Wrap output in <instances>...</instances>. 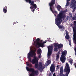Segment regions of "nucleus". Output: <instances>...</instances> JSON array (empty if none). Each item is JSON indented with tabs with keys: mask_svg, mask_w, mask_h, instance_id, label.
Returning a JSON list of instances; mask_svg holds the SVG:
<instances>
[{
	"mask_svg": "<svg viewBox=\"0 0 76 76\" xmlns=\"http://www.w3.org/2000/svg\"><path fill=\"white\" fill-rule=\"evenodd\" d=\"M66 15H65L63 12H60L59 14L57 15V18L55 19V23L59 29H61V31H64L65 29V27L63 26H61L60 24L62 22V19L63 20L65 19Z\"/></svg>",
	"mask_w": 76,
	"mask_h": 76,
	"instance_id": "nucleus-1",
	"label": "nucleus"
},
{
	"mask_svg": "<svg viewBox=\"0 0 76 76\" xmlns=\"http://www.w3.org/2000/svg\"><path fill=\"white\" fill-rule=\"evenodd\" d=\"M27 70L31 72L30 75V76H38L39 75V72L38 70H35L34 69L32 68H29L28 67H26Z\"/></svg>",
	"mask_w": 76,
	"mask_h": 76,
	"instance_id": "nucleus-2",
	"label": "nucleus"
},
{
	"mask_svg": "<svg viewBox=\"0 0 76 76\" xmlns=\"http://www.w3.org/2000/svg\"><path fill=\"white\" fill-rule=\"evenodd\" d=\"M70 71V67L69 66V65L68 64V63H66V66L65 67V69H64V72H66L65 75L66 76H68L69 73Z\"/></svg>",
	"mask_w": 76,
	"mask_h": 76,
	"instance_id": "nucleus-3",
	"label": "nucleus"
},
{
	"mask_svg": "<svg viewBox=\"0 0 76 76\" xmlns=\"http://www.w3.org/2000/svg\"><path fill=\"white\" fill-rule=\"evenodd\" d=\"M35 51H31V52H29L28 54V58L29 60V61H31V57H32L34 56H35L36 55V53Z\"/></svg>",
	"mask_w": 76,
	"mask_h": 76,
	"instance_id": "nucleus-4",
	"label": "nucleus"
},
{
	"mask_svg": "<svg viewBox=\"0 0 76 76\" xmlns=\"http://www.w3.org/2000/svg\"><path fill=\"white\" fill-rule=\"evenodd\" d=\"M29 4H31V6L30 7V9H36L37 8V6L36 4H34V1H32L31 0H29V2H28Z\"/></svg>",
	"mask_w": 76,
	"mask_h": 76,
	"instance_id": "nucleus-5",
	"label": "nucleus"
},
{
	"mask_svg": "<svg viewBox=\"0 0 76 76\" xmlns=\"http://www.w3.org/2000/svg\"><path fill=\"white\" fill-rule=\"evenodd\" d=\"M48 56H51L53 53V46L51 45L48 47Z\"/></svg>",
	"mask_w": 76,
	"mask_h": 76,
	"instance_id": "nucleus-6",
	"label": "nucleus"
},
{
	"mask_svg": "<svg viewBox=\"0 0 76 76\" xmlns=\"http://www.w3.org/2000/svg\"><path fill=\"white\" fill-rule=\"evenodd\" d=\"M56 0H52L51 2L49 3V5L50 6V9L51 12H53V9L54 8V4H55V2Z\"/></svg>",
	"mask_w": 76,
	"mask_h": 76,
	"instance_id": "nucleus-7",
	"label": "nucleus"
},
{
	"mask_svg": "<svg viewBox=\"0 0 76 76\" xmlns=\"http://www.w3.org/2000/svg\"><path fill=\"white\" fill-rule=\"evenodd\" d=\"M39 69H38V70H40V72H42V71H43V69H44V66H42V63L41 62H39Z\"/></svg>",
	"mask_w": 76,
	"mask_h": 76,
	"instance_id": "nucleus-8",
	"label": "nucleus"
},
{
	"mask_svg": "<svg viewBox=\"0 0 76 76\" xmlns=\"http://www.w3.org/2000/svg\"><path fill=\"white\" fill-rule=\"evenodd\" d=\"M31 63L32 64H36V63H38V59H37V58L35 56L34 57V58L33 59Z\"/></svg>",
	"mask_w": 76,
	"mask_h": 76,
	"instance_id": "nucleus-9",
	"label": "nucleus"
},
{
	"mask_svg": "<svg viewBox=\"0 0 76 76\" xmlns=\"http://www.w3.org/2000/svg\"><path fill=\"white\" fill-rule=\"evenodd\" d=\"M50 71L51 72H54L55 70V66H54V64H51V66L50 67Z\"/></svg>",
	"mask_w": 76,
	"mask_h": 76,
	"instance_id": "nucleus-10",
	"label": "nucleus"
},
{
	"mask_svg": "<svg viewBox=\"0 0 76 76\" xmlns=\"http://www.w3.org/2000/svg\"><path fill=\"white\" fill-rule=\"evenodd\" d=\"M55 46L57 47L58 48V49H60L61 48H62L63 47V44H57V43L55 44Z\"/></svg>",
	"mask_w": 76,
	"mask_h": 76,
	"instance_id": "nucleus-11",
	"label": "nucleus"
},
{
	"mask_svg": "<svg viewBox=\"0 0 76 76\" xmlns=\"http://www.w3.org/2000/svg\"><path fill=\"white\" fill-rule=\"evenodd\" d=\"M60 60L62 63H64L66 61V57L61 56Z\"/></svg>",
	"mask_w": 76,
	"mask_h": 76,
	"instance_id": "nucleus-12",
	"label": "nucleus"
},
{
	"mask_svg": "<svg viewBox=\"0 0 76 76\" xmlns=\"http://www.w3.org/2000/svg\"><path fill=\"white\" fill-rule=\"evenodd\" d=\"M47 42V41H45L43 42H40L38 45H39V46H40L42 48H44L45 46H44V44H45Z\"/></svg>",
	"mask_w": 76,
	"mask_h": 76,
	"instance_id": "nucleus-13",
	"label": "nucleus"
},
{
	"mask_svg": "<svg viewBox=\"0 0 76 76\" xmlns=\"http://www.w3.org/2000/svg\"><path fill=\"white\" fill-rule=\"evenodd\" d=\"M67 51L66 50L62 52L61 56L65 57V56H66V54H67Z\"/></svg>",
	"mask_w": 76,
	"mask_h": 76,
	"instance_id": "nucleus-14",
	"label": "nucleus"
},
{
	"mask_svg": "<svg viewBox=\"0 0 76 76\" xmlns=\"http://www.w3.org/2000/svg\"><path fill=\"white\" fill-rule=\"evenodd\" d=\"M60 51H59L56 54V60L57 61L58 60V58H59V56H60Z\"/></svg>",
	"mask_w": 76,
	"mask_h": 76,
	"instance_id": "nucleus-15",
	"label": "nucleus"
},
{
	"mask_svg": "<svg viewBox=\"0 0 76 76\" xmlns=\"http://www.w3.org/2000/svg\"><path fill=\"white\" fill-rule=\"evenodd\" d=\"M7 6H5L3 8V12L4 13H7Z\"/></svg>",
	"mask_w": 76,
	"mask_h": 76,
	"instance_id": "nucleus-16",
	"label": "nucleus"
},
{
	"mask_svg": "<svg viewBox=\"0 0 76 76\" xmlns=\"http://www.w3.org/2000/svg\"><path fill=\"white\" fill-rule=\"evenodd\" d=\"M37 54H41V53H42V50L41 48H39L37 50Z\"/></svg>",
	"mask_w": 76,
	"mask_h": 76,
	"instance_id": "nucleus-17",
	"label": "nucleus"
},
{
	"mask_svg": "<svg viewBox=\"0 0 76 76\" xmlns=\"http://www.w3.org/2000/svg\"><path fill=\"white\" fill-rule=\"evenodd\" d=\"M54 47L55 48L54 49V51H56V52H57L58 51V48H57V46H55V44L54 45Z\"/></svg>",
	"mask_w": 76,
	"mask_h": 76,
	"instance_id": "nucleus-18",
	"label": "nucleus"
},
{
	"mask_svg": "<svg viewBox=\"0 0 76 76\" xmlns=\"http://www.w3.org/2000/svg\"><path fill=\"white\" fill-rule=\"evenodd\" d=\"M40 39L38 38L36 40V42L37 44H39L40 43L39 42Z\"/></svg>",
	"mask_w": 76,
	"mask_h": 76,
	"instance_id": "nucleus-19",
	"label": "nucleus"
},
{
	"mask_svg": "<svg viewBox=\"0 0 76 76\" xmlns=\"http://www.w3.org/2000/svg\"><path fill=\"white\" fill-rule=\"evenodd\" d=\"M51 63V61L50 60H48L47 61V66H48L49 64H50Z\"/></svg>",
	"mask_w": 76,
	"mask_h": 76,
	"instance_id": "nucleus-20",
	"label": "nucleus"
},
{
	"mask_svg": "<svg viewBox=\"0 0 76 76\" xmlns=\"http://www.w3.org/2000/svg\"><path fill=\"white\" fill-rule=\"evenodd\" d=\"M61 8V7L60 5H58L57 7V8L58 9V11H60V8Z\"/></svg>",
	"mask_w": 76,
	"mask_h": 76,
	"instance_id": "nucleus-21",
	"label": "nucleus"
},
{
	"mask_svg": "<svg viewBox=\"0 0 76 76\" xmlns=\"http://www.w3.org/2000/svg\"><path fill=\"white\" fill-rule=\"evenodd\" d=\"M38 66H39L38 63H36V64H35V65L34 66V67L35 69L38 68Z\"/></svg>",
	"mask_w": 76,
	"mask_h": 76,
	"instance_id": "nucleus-22",
	"label": "nucleus"
},
{
	"mask_svg": "<svg viewBox=\"0 0 76 76\" xmlns=\"http://www.w3.org/2000/svg\"><path fill=\"white\" fill-rule=\"evenodd\" d=\"M65 38H66V39H69V38H70L69 35L68 34H67L65 36Z\"/></svg>",
	"mask_w": 76,
	"mask_h": 76,
	"instance_id": "nucleus-23",
	"label": "nucleus"
},
{
	"mask_svg": "<svg viewBox=\"0 0 76 76\" xmlns=\"http://www.w3.org/2000/svg\"><path fill=\"white\" fill-rule=\"evenodd\" d=\"M26 65L27 66H28V67H32V65L31 64H27Z\"/></svg>",
	"mask_w": 76,
	"mask_h": 76,
	"instance_id": "nucleus-24",
	"label": "nucleus"
},
{
	"mask_svg": "<svg viewBox=\"0 0 76 76\" xmlns=\"http://www.w3.org/2000/svg\"><path fill=\"white\" fill-rule=\"evenodd\" d=\"M71 6L72 7H74L75 6V2H72L71 3Z\"/></svg>",
	"mask_w": 76,
	"mask_h": 76,
	"instance_id": "nucleus-25",
	"label": "nucleus"
},
{
	"mask_svg": "<svg viewBox=\"0 0 76 76\" xmlns=\"http://www.w3.org/2000/svg\"><path fill=\"white\" fill-rule=\"evenodd\" d=\"M63 71H60V76H63Z\"/></svg>",
	"mask_w": 76,
	"mask_h": 76,
	"instance_id": "nucleus-26",
	"label": "nucleus"
},
{
	"mask_svg": "<svg viewBox=\"0 0 76 76\" xmlns=\"http://www.w3.org/2000/svg\"><path fill=\"white\" fill-rule=\"evenodd\" d=\"M73 32H76V26H74L73 28Z\"/></svg>",
	"mask_w": 76,
	"mask_h": 76,
	"instance_id": "nucleus-27",
	"label": "nucleus"
},
{
	"mask_svg": "<svg viewBox=\"0 0 76 76\" xmlns=\"http://www.w3.org/2000/svg\"><path fill=\"white\" fill-rule=\"evenodd\" d=\"M73 34L74 38H76V31L74 32Z\"/></svg>",
	"mask_w": 76,
	"mask_h": 76,
	"instance_id": "nucleus-28",
	"label": "nucleus"
},
{
	"mask_svg": "<svg viewBox=\"0 0 76 76\" xmlns=\"http://www.w3.org/2000/svg\"><path fill=\"white\" fill-rule=\"evenodd\" d=\"M72 19L73 20H76V15L74 17H72Z\"/></svg>",
	"mask_w": 76,
	"mask_h": 76,
	"instance_id": "nucleus-29",
	"label": "nucleus"
},
{
	"mask_svg": "<svg viewBox=\"0 0 76 76\" xmlns=\"http://www.w3.org/2000/svg\"><path fill=\"white\" fill-rule=\"evenodd\" d=\"M57 68L56 69L57 70H58V69H60V65H57L56 66Z\"/></svg>",
	"mask_w": 76,
	"mask_h": 76,
	"instance_id": "nucleus-30",
	"label": "nucleus"
},
{
	"mask_svg": "<svg viewBox=\"0 0 76 76\" xmlns=\"http://www.w3.org/2000/svg\"><path fill=\"white\" fill-rule=\"evenodd\" d=\"M69 5V2L67 1L66 4V7H67Z\"/></svg>",
	"mask_w": 76,
	"mask_h": 76,
	"instance_id": "nucleus-31",
	"label": "nucleus"
},
{
	"mask_svg": "<svg viewBox=\"0 0 76 76\" xmlns=\"http://www.w3.org/2000/svg\"><path fill=\"white\" fill-rule=\"evenodd\" d=\"M41 57H42L41 54H39V55L38 56V58H41Z\"/></svg>",
	"mask_w": 76,
	"mask_h": 76,
	"instance_id": "nucleus-32",
	"label": "nucleus"
},
{
	"mask_svg": "<svg viewBox=\"0 0 76 76\" xmlns=\"http://www.w3.org/2000/svg\"><path fill=\"white\" fill-rule=\"evenodd\" d=\"M63 67L61 66L60 69V71H63Z\"/></svg>",
	"mask_w": 76,
	"mask_h": 76,
	"instance_id": "nucleus-33",
	"label": "nucleus"
},
{
	"mask_svg": "<svg viewBox=\"0 0 76 76\" xmlns=\"http://www.w3.org/2000/svg\"><path fill=\"white\" fill-rule=\"evenodd\" d=\"M74 25L76 26V21H74Z\"/></svg>",
	"mask_w": 76,
	"mask_h": 76,
	"instance_id": "nucleus-34",
	"label": "nucleus"
},
{
	"mask_svg": "<svg viewBox=\"0 0 76 76\" xmlns=\"http://www.w3.org/2000/svg\"><path fill=\"white\" fill-rule=\"evenodd\" d=\"M69 62L70 64H71L72 65V63H73L72 62V61L70 60L69 61Z\"/></svg>",
	"mask_w": 76,
	"mask_h": 76,
	"instance_id": "nucleus-35",
	"label": "nucleus"
},
{
	"mask_svg": "<svg viewBox=\"0 0 76 76\" xmlns=\"http://www.w3.org/2000/svg\"><path fill=\"white\" fill-rule=\"evenodd\" d=\"M68 20V17H67L66 18H65V22H66L67 20Z\"/></svg>",
	"mask_w": 76,
	"mask_h": 76,
	"instance_id": "nucleus-36",
	"label": "nucleus"
},
{
	"mask_svg": "<svg viewBox=\"0 0 76 76\" xmlns=\"http://www.w3.org/2000/svg\"><path fill=\"white\" fill-rule=\"evenodd\" d=\"M72 9H73L72 12H75V8H74V7H72Z\"/></svg>",
	"mask_w": 76,
	"mask_h": 76,
	"instance_id": "nucleus-37",
	"label": "nucleus"
},
{
	"mask_svg": "<svg viewBox=\"0 0 76 76\" xmlns=\"http://www.w3.org/2000/svg\"><path fill=\"white\" fill-rule=\"evenodd\" d=\"M75 0H72V3H75Z\"/></svg>",
	"mask_w": 76,
	"mask_h": 76,
	"instance_id": "nucleus-38",
	"label": "nucleus"
},
{
	"mask_svg": "<svg viewBox=\"0 0 76 76\" xmlns=\"http://www.w3.org/2000/svg\"><path fill=\"white\" fill-rule=\"evenodd\" d=\"M51 39V38H48L47 39H48L47 41H50V39Z\"/></svg>",
	"mask_w": 76,
	"mask_h": 76,
	"instance_id": "nucleus-39",
	"label": "nucleus"
},
{
	"mask_svg": "<svg viewBox=\"0 0 76 76\" xmlns=\"http://www.w3.org/2000/svg\"><path fill=\"white\" fill-rule=\"evenodd\" d=\"M25 0L26 1V2H27V3H28V2H29V0Z\"/></svg>",
	"mask_w": 76,
	"mask_h": 76,
	"instance_id": "nucleus-40",
	"label": "nucleus"
},
{
	"mask_svg": "<svg viewBox=\"0 0 76 76\" xmlns=\"http://www.w3.org/2000/svg\"><path fill=\"white\" fill-rule=\"evenodd\" d=\"M32 10H31V11L32 12H34V11H35V9H32Z\"/></svg>",
	"mask_w": 76,
	"mask_h": 76,
	"instance_id": "nucleus-41",
	"label": "nucleus"
},
{
	"mask_svg": "<svg viewBox=\"0 0 76 76\" xmlns=\"http://www.w3.org/2000/svg\"><path fill=\"white\" fill-rule=\"evenodd\" d=\"M54 13H56V14H57V12L56 11H54Z\"/></svg>",
	"mask_w": 76,
	"mask_h": 76,
	"instance_id": "nucleus-42",
	"label": "nucleus"
},
{
	"mask_svg": "<svg viewBox=\"0 0 76 76\" xmlns=\"http://www.w3.org/2000/svg\"><path fill=\"white\" fill-rule=\"evenodd\" d=\"M42 40H40V41H39L40 42H42Z\"/></svg>",
	"mask_w": 76,
	"mask_h": 76,
	"instance_id": "nucleus-43",
	"label": "nucleus"
},
{
	"mask_svg": "<svg viewBox=\"0 0 76 76\" xmlns=\"http://www.w3.org/2000/svg\"><path fill=\"white\" fill-rule=\"evenodd\" d=\"M50 56H48V58H50Z\"/></svg>",
	"mask_w": 76,
	"mask_h": 76,
	"instance_id": "nucleus-44",
	"label": "nucleus"
},
{
	"mask_svg": "<svg viewBox=\"0 0 76 76\" xmlns=\"http://www.w3.org/2000/svg\"><path fill=\"white\" fill-rule=\"evenodd\" d=\"M71 40H69V43H71Z\"/></svg>",
	"mask_w": 76,
	"mask_h": 76,
	"instance_id": "nucleus-45",
	"label": "nucleus"
},
{
	"mask_svg": "<svg viewBox=\"0 0 76 76\" xmlns=\"http://www.w3.org/2000/svg\"><path fill=\"white\" fill-rule=\"evenodd\" d=\"M69 45L70 46L71 45V43H69Z\"/></svg>",
	"mask_w": 76,
	"mask_h": 76,
	"instance_id": "nucleus-46",
	"label": "nucleus"
},
{
	"mask_svg": "<svg viewBox=\"0 0 76 76\" xmlns=\"http://www.w3.org/2000/svg\"><path fill=\"white\" fill-rule=\"evenodd\" d=\"M70 0H66V1L69 2V1H70Z\"/></svg>",
	"mask_w": 76,
	"mask_h": 76,
	"instance_id": "nucleus-47",
	"label": "nucleus"
},
{
	"mask_svg": "<svg viewBox=\"0 0 76 76\" xmlns=\"http://www.w3.org/2000/svg\"><path fill=\"white\" fill-rule=\"evenodd\" d=\"M53 76H56V75H55V74H53Z\"/></svg>",
	"mask_w": 76,
	"mask_h": 76,
	"instance_id": "nucleus-48",
	"label": "nucleus"
},
{
	"mask_svg": "<svg viewBox=\"0 0 76 76\" xmlns=\"http://www.w3.org/2000/svg\"><path fill=\"white\" fill-rule=\"evenodd\" d=\"M55 16H56V15H55Z\"/></svg>",
	"mask_w": 76,
	"mask_h": 76,
	"instance_id": "nucleus-49",
	"label": "nucleus"
},
{
	"mask_svg": "<svg viewBox=\"0 0 76 76\" xmlns=\"http://www.w3.org/2000/svg\"><path fill=\"white\" fill-rule=\"evenodd\" d=\"M13 25H14V23H13Z\"/></svg>",
	"mask_w": 76,
	"mask_h": 76,
	"instance_id": "nucleus-50",
	"label": "nucleus"
}]
</instances>
